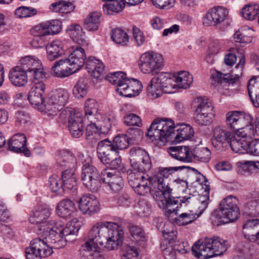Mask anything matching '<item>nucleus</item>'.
Masks as SVG:
<instances>
[{
	"label": "nucleus",
	"instance_id": "1",
	"mask_svg": "<svg viewBox=\"0 0 259 259\" xmlns=\"http://www.w3.org/2000/svg\"><path fill=\"white\" fill-rule=\"evenodd\" d=\"M118 172H127V179L129 184L134 189L135 192L140 195H145L151 191L150 185L156 186L158 190L154 194V198L157 202L160 208L165 209V213L169 217L171 214H177L178 203H190L192 198L190 196L183 197L181 199L178 197H171L172 189L164 183V179L167 178L174 172L178 170H185L191 172L196 175L200 173L195 168L190 166H181L169 167H160L158 171L152 179L146 178L143 174L146 168L142 166L140 163H127V165L121 164L122 168L118 163H116Z\"/></svg>",
	"mask_w": 259,
	"mask_h": 259
},
{
	"label": "nucleus",
	"instance_id": "2",
	"mask_svg": "<svg viewBox=\"0 0 259 259\" xmlns=\"http://www.w3.org/2000/svg\"><path fill=\"white\" fill-rule=\"evenodd\" d=\"M227 248V241L218 237L198 240L193 246V255L199 259H208L215 255H220Z\"/></svg>",
	"mask_w": 259,
	"mask_h": 259
},
{
	"label": "nucleus",
	"instance_id": "3",
	"mask_svg": "<svg viewBox=\"0 0 259 259\" xmlns=\"http://www.w3.org/2000/svg\"><path fill=\"white\" fill-rule=\"evenodd\" d=\"M107 80L116 85L117 93L126 97L135 96L139 94L142 88L141 82L137 79H130L123 72H116L108 74Z\"/></svg>",
	"mask_w": 259,
	"mask_h": 259
},
{
	"label": "nucleus",
	"instance_id": "4",
	"mask_svg": "<svg viewBox=\"0 0 259 259\" xmlns=\"http://www.w3.org/2000/svg\"><path fill=\"white\" fill-rule=\"evenodd\" d=\"M51 214V210L48 206L45 204L39 205L35 206L30 212L28 219L30 223L39 225L38 235L48 240L49 233L54 228L56 222L54 220L47 221Z\"/></svg>",
	"mask_w": 259,
	"mask_h": 259
},
{
	"label": "nucleus",
	"instance_id": "5",
	"mask_svg": "<svg viewBox=\"0 0 259 259\" xmlns=\"http://www.w3.org/2000/svg\"><path fill=\"white\" fill-rule=\"evenodd\" d=\"M238 202V199L232 196L224 199L220 204L219 210L212 214V222L218 226L236 220L240 214Z\"/></svg>",
	"mask_w": 259,
	"mask_h": 259
},
{
	"label": "nucleus",
	"instance_id": "6",
	"mask_svg": "<svg viewBox=\"0 0 259 259\" xmlns=\"http://www.w3.org/2000/svg\"><path fill=\"white\" fill-rule=\"evenodd\" d=\"M175 134L171 119L156 118L148 129L147 137L152 141H160L166 143L172 142Z\"/></svg>",
	"mask_w": 259,
	"mask_h": 259
},
{
	"label": "nucleus",
	"instance_id": "7",
	"mask_svg": "<svg viewBox=\"0 0 259 259\" xmlns=\"http://www.w3.org/2000/svg\"><path fill=\"white\" fill-rule=\"evenodd\" d=\"M176 80V75L161 72L157 76L152 78L147 87V91L154 98L160 97L163 93H174L177 90Z\"/></svg>",
	"mask_w": 259,
	"mask_h": 259
},
{
	"label": "nucleus",
	"instance_id": "8",
	"mask_svg": "<svg viewBox=\"0 0 259 259\" xmlns=\"http://www.w3.org/2000/svg\"><path fill=\"white\" fill-rule=\"evenodd\" d=\"M81 226V222L74 218L64 227L61 222H56L54 228L49 233V240L54 244L55 248H60L66 245L64 237L68 235L76 234Z\"/></svg>",
	"mask_w": 259,
	"mask_h": 259
},
{
	"label": "nucleus",
	"instance_id": "9",
	"mask_svg": "<svg viewBox=\"0 0 259 259\" xmlns=\"http://www.w3.org/2000/svg\"><path fill=\"white\" fill-rule=\"evenodd\" d=\"M202 190L203 191L199 197L200 205L198 207V214L191 212L182 213L179 217L174 219L175 222L177 225L184 226L192 223L206 209L209 201L210 186L208 181L205 179L204 184H202Z\"/></svg>",
	"mask_w": 259,
	"mask_h": 259
},
{
	"label": "nucleus",
	"instance_id": "10",
	"mask_svg": "<svg viewBox=\"0 0 259 259\" xmlns=\"http://www.w3.org/2000/svg\"><path fill=\"white\" fill-rule=\"evenodd\" d=\"M164 65L162 55L154 52H147L143 54L139 63L142 72L152 75L158 74Z\"/></svg>",
	"mask_w": 259,
	"mask_h": 259
},
{
	"label": "nucleus",
	"instance_id": "11",
	"mask_svg": "<svg viewBox=\"0 0 259 259\" xmlns=\"http://www.w3.org/2000/svg\"><path fill=\"white\" fill-rule=\"evenodd\" d=\"M226 123L231 129L236 131V135H243L248 124L253 123L254 118L249 114L239 111H230L226 115Z\"/></svg>",
	"mask_w": 259,
	"mask_h": 259
},
{
	"label": "nucleus",
	"instance_id": "12",
	"mask_svg": "<svg viewBox=\"0 0 259 259\" xmlns=\"http://www.w3.org/2000/svg\"><path fill=\"white\" fill-rule=\"evenodd\" d=\"M47 240L35 238L30 243L29 246L25 249L26 259H41L50 256L53 252L52 249L47 242Z\"/></svg>",
	"mask_w": 259,
	"mask_h": 259
},
{
	"label": "nucleus",
	"instance_id": "13",
	"mask_svg": "<svg viewBox=\"0 0 259 259\" xmlns=\"http://www.w3.org/2000/svg\"><path fill=\"white\" fill-rule=\"evenodd\" d=\"M81 180L84 185L92 191H97L100 187L101 178L97 168L91 163L82 166Z\"/></svg>",
	"mask_w": 259,
	"mask_h": 259
},
{
	"label": "nucleus",
	"instance_id": "14",
	"mask_svg": "<svg viewBox=\"0 0 259 259\" xmlns=\"http://www.w3.org/2000/svg\"><path fill=\"white\" fill-rule=\"evenodd\" d=\"M106 229L105 237L107 240L106 246L110 250L117 249L121 245L124 237L122 228L116 223L106 222Z\"/></svg>",
	"mask_w": 259,
	"mask_h": 259
},
{
	"label": "nucleus",
	"instance_id": "15",
	"mask_svg": "<svg viewBox=\"0 0 259 259\" xmlns=\"http://www.w3.org/2000/svg\"><path fill=\"white\" fill-rule=\"evenodd\" d=\"M162 233L164 239L161 242L160 248L165 253H175L178 252L184 254L187 252L188 248L186 247L184 242L175 243L176 232L174 231L173 228L170 231L164 229Z\"/></svg>",
	"mask_w": 259,
	"mask_h": 259
},
{
	"label": "nucleus",
	"instance_id": "16",
	"mask_svg": "<svg viewBox=\"0 0 259 259\" xmlns=\"http://www.w3.org/2000/svg\"><path fill=\"white\" fill-rule=\"evenodd\" d=\"M97 152L101 162L109 160L111 162L121 161V157L116 151L113 142L108 139L100 141L98 144Z\"/></svg>",
	"mask_w": 259,
	"mask_h": 259
},
{
	"label": "nucleus",
	"instance_id": "17",
	"mask_svg": "<svg viewBox=\"0 0 259 259\" xmlns=\"http://www.w3.org/2000/svg\"><path fill=\"white\" fill-rule=\"evenodd\" d=\"M234 137V134L225 126L218 125L213 130L211 138L213 147L218 150L229 146V141Z\"/></svg>",
	"mask_w": 259,
	"mask_h": 259
},
{
	"label": "nucleus",
	"instance_id": "18",
	"mask_svg": "<svg viewBox=\"0 0 259 259\" xmlns=\"http://www.w3.org/2000/svg\"><path fill=\"white\" fill-rule=\"evenodd\" d=\"M78 207L83 214L91 215L99 211L100 204L95 196L88 194L82 196L79 199Z\"/></svg>",
	"mask_w": 259,
	"mask_h": 259
},
{
	"label": "nucleus",
	"instance_id": "19",
	"mask_svg": "<svg viewBox=\"0 0 259 259\" xmlns=\"http://www.w3.org/2000/svg\"><path fill=\"white\" fill-rule=\"evenodd\" d=\"M228 11L225 7L218 6L208 11L203 19V24L206 26H216L227 18Z\"/></svg>",
	"mask_w": 259,
	"mask_h": 259
},
{
	"label": "nucleus",
	"instance_id": "20",
	"mask_svg": "<svg viewBox=\"0 0 259 259\" xmlns=\"http://www.w3.org/2000/svg\"><path fill=\"white\" fill-rule=\"evenodd\" d=\"M101 180L115 192L120 191L123 187L122 178L116 174V171H114L112 168H107L102 171Z\"/></svg>",
	"mask_w": 259,
	"mask_h": 259
},
{
	"label": "nucleus",
	"instance_id": "21",
	"mask_svg": "<svg viewBox=\"0 0 259 259\" xmlns=\"http://www.w3.org/2000/svg\"><path fill=\"white\" fill-rule=\"evenodd\" d=\"M45 85L42 81L35 82L31 87L28 95V100L34 108L38 110V107L44 101L43 94L45 92Z\"/></svg>",
	"mask_w": 259,
	"mask_h": 259
},
{
	"label": "nucleus",
	"instance_id": "22",
	"mask_svg": "<svg viewBox=\"0 0 259 259\" xmlns=\"http://www.w3.org/2000/svg\"><path fill=\"white\" fill-rule=\"evenodd\" d=\"M84 123L81 114L79 112L71 113L68 119V128L72 137L79 138L84 132Z\"/></svg>",
	"mask_w": 259,
	"mask_h": 259
},
{
	"label": "nucleus",
	"instance_id": "23",
	"mask_svg": "<svg viewBox=\"0 0 259 259\" xmlns=\"http://www.w3.org/2000/svg\"><path fill=\"white\" fill-rule=\"evenodd\" d=\"M26 141L24 134H16L9 141V148L14 152H23L26 157H29L30 155V151L26 147Z\"/></svg>",
	"mask_w": 259,
	"mask_h": 259
},
{
	"label": "nucleus",
	"instance_id": "24",
	"mask_svg": "<svg viewBox=\"0 0 259 259\" xmlns=\"http://www.w3.org/2000/svg\"><path fill=\"white\" fill-rule=\"evenodd\" d=\"M140 134L139 128H130L127 131V134L116 136L113 140L116 151L127 148L129 145V140L136 138L137 136H140Z\"/></svg>",
	"mask_w": 259,
	"mask_h": 259
},
{
	"label": "nucleus",
	"instance_id": "25",
	"mask_svg": "<svg viewBox=\"0 0 259 259\" xmlns=\"http://www.w3.org/2000/svg\"><path fill=\"white\" fill-rule=\"evenodd\" d=\"M85 58L84 50L81 47H76L65 60L76 72L84 65Z\"/></svg>",
	"mask_w": 259,
	"mask_h": 259
},
{
	"label": "nucleus",
	"instance_id": "26",
	"mask_svg": "<svg viewBox=\"0 0 259 259\" xmlns=\"http://www.w3.org/2000/svg\"><path fill=\"white\" fill-rule=\"evenodd\" d=\"M167 151L170 156L176 160L185 161L186 162L193 161V154L190 148L188 146H172L168 148Z\"/></svg>",
	"mask_w": 259,
	"mask_h": 259
},
{
	"label": "nucleus",
	"instance_id": "27",
	"mask_svg": "<svg viewBox=\"0 0 259 259\" xmlns=\"http://www.w3.org/2000/svg\"><path fill=\"white\" fill-rule=\"evenodd\" d=\"M174 130L176 134L173 137L172 142H182L190 139L194 135L193 128L189 124L182 123L175 125L174 124Z\"/></svg>",
	"mask_w": 259,
	"mask_h": 259
},
{
	"label": "nucleus",
	"instance_id": "28",
	"mask_svg": "<svg viewBox=\"0 0 259 259\" xmlns=\"http://www.w3.org/2000/svg\"><path fill=\"white\" fill-rule=\"evenodd\" d=\"M9 77L12 84L16 87H23L28 81L27 72L20 66H16L11 69Z\"/></svg>",
	"mask_w": 259,
	"mask_h": 259
},
{
	"label": "nucleus",
	"instance_id": "29",
	"mask_svg": "<svg viewBox=\"0 0 259 259\" xmlns=\"http://www.w3.org/2000/svg\"><path fill=\"white\" fill-rule=\"evenodd\" d=\"M73 73H75V71L69 66L65 59L56 62L51 69L52 75L59 78L68 77Z\"/></svg>",
	"mask_w": 259,
	"mask_h": 259
},
{
	"label": "nucleus",
	"instance_id": "30",
	"mask_svg": "<svg viewBox=\"0 0 259 259\" xmlns=\"http://www.w3.org/2000/svg\"><path fill=\"white\" fill-rule=\"evenodd\" d=\"M192 107L195 113L214 114L212 104L205 97H199L194 99Z\"/></svg>",
	"mask_w": 259,
	"mask_h": 259
},
{
	"label": "nucleus",
	"instance_id": "31",
	"mask_svg": "<svg viewBox=\"0 0 259 259\" xmlns=\"http://www.w3.org/2000/svg\"><path fill=\"white\" fill-rule=\"evenodd\" d=\"M243 135L238 136L236 134L234 137L229 141L230 146L234 152L243 153L245 152H248L250 140L247 139Z\"/></svg>",
	"mask_w": 259,
	"mask_h": 259
},
{
	"label": "nucleus",
	"instance_id": "32",
	"mask_svg": "<svg viewBox=\"0 0 259 259\" xmlns=\"http://www.w3.org/2000/svg\"><path fill=\"white\" fill-rule=\"evenodd\" d=\"M259 225V219H253L246 221L242 229V233L244 238L248 241L254 242L259 239V231L255 234L251 233L254 228Z\"/></svg>",
	"mask_w": 259,
	"mask_h": 259
},
{
	"label": "nucleus",
	"instance_id": "33",
	"mask_svg": "<svg viewBox=\"0 0 259 259\" xmlns=\"http://www.w3.org/2000/svg\"><path fill=\"white\" fill-rule=\"evenodd\" d=\"M86 69L92 76L98 78L103 74L104 65L100 60L89 57L86 61Z\"/></svg>",
	"mask_w": 259,
	"mask_h": 259
},
{
	"label": "nucleus",
	"instance_id": "34",
	"mask_svg": "<svg viewBox=\"0 0 259 259\" xmlns=\"http://www.w3.org/2000/svg\"><path fill=\"white\" fill-rule=\"evenodd\" d=\"M47 58L53 61L59 58L64 52V43L60 40H55L46 46Z\"/></svg>",
	"mask_w": 259,
	"mask_h": 259
},
{
	"label": "nucleus",
	"instance_id": "35",
	"mask_svg": "<svg viewBox=\"0 0 259 259\" xmlns=\"http://www.w3.org/2000/svg\"><path fill=\"white\" fill-rule=\"evenodd\" d=\"M64 187L69 190H76L77 187V174L76 169L72 168L65 170L62 175Z\"/></svg>",
	"mask_w": 259,
	"mask_h": 259
},
{
	"label": "nucleus",
	"instance_id": "36",
	"mask_svg": "<svg viewBox=\"0 0 259 259\" xmlns=\"http://www.w3.org/2000/svg\"><path fill=\"white\" fill-rule=\"evenodd\" d=\"M75 209V204L70 199H64L57 205L56 212L62 218H68L71 215Z\"/></svg>",
	"mask_w": 259,
	"mask_h": 259
},
{
	"label": "nucleus",
	"instance_id": "37",
	"mask_svg": "<svg viewBox=\"0 0 259 259\" xmlns=\"http://www.w3.org/2000/svg\"><path fill=\"white\" fill-rule=\"evenodd\" d=\"M106 222L96 223L88 233V240L86 242H96L95 240L105 236Z\"/></svg>",
	"mask_w": 259,
	"mask_h": 259
},
{
	"label": "nucleus",
	"instance_id": "38",
	"mask_svg": "<svg viewBox=\"0 0 259 259\" xmlns=\"http://www.w3.org/2000/svg\"><path fill=\"white\" fill-rule=\"evenodd\" d=\"M82 247L85 251V255L89 259H104L103 254L100 252L97 243L93 242H85Z\"/></svg>",
	"mask_w": 259,
	"mask_h": 259
},
{
	"label": "nucleus",
	"instance_id": "39",
	"mask_svg": "<svg viewBox=\"0 0 259 259\" xmlns=\"http://www.w3.org/2000/svg\"><path fill=\"white\" fill-rule=\"evenodd\" d=\"M108 2L103 5L104 13L111 15L121 11L124 8V3L122 0H108Z\"/></svg>",
	"mask_w": 259,
	"mask_h": 259
},
{
	"label": "nucleus",
	"instance_id": "40",
	"mask_svg": "<svg viewBox=\"0 0 259 259\" xmlns=\"http://www.w3.org/2000/svg\"><path fill=\"white\" fill-rule=\"evenodd\" d=\"M20 62L22 69L26 72H31L32 70L40 67L41 63L39 60L34 56H26L22 58Z\"/></svg>",
	"mask_w": 259,
	"mask_h": 259
},
{
	"label": "nucleus",
	"instance_id": "41",
	"mask_svg": "<svg viewBox=\"0 0 259 259\" xmlns=\"http://www.w3.org/2000/svg\"><path fill=\"white\" fill-rule=\"evenodd\" d=\"M177 89H186L190 87L193 82L192 75L187 71H181L176 75Z\"/></svg>",
	"mask_w": 259,
	"mask_h": 259
},
{
	"label": "nucleus",
	"instance_id": "42",
	"mask_svg": "<svg viewBox=\"0 0 259 259\" xmlns=\"http://www.w3.org/2000/svg\"><path fill=\"white\" fill-rule=\"evenodd\" d=\"M101 16V14L98 12L90 13L84 20V28L89 31L97 30Z\"/></svg>",
	"mask_w": 259,
	"mask_h": 259
},
{
	"label": "nucleus",
	"instance_id": "43",
	"mask_svg": "<svg viewBox=\"0 0 259 259\" xmlns=\"http://www.w3.org/2000/svg\"><path fill=\"white\" fill-rule=\"evenodd\" d=\"M93 120L103 135L108 133L111 127L110 119L108 117L100 113L96 114Z\"/></svg>",
	"mask_w": 259,
	"mask_h": 259
},
{
	"label": "nucleus",
	"instance_id": "44",
	"mask_svg": "<svg viewBox=\"0 0 259 259\" xmlns=\"http://www.w3.org/2000/svg\"><path fill=\"white\" fill-rule=\"evenodd\" d=\"M61 109L57 106L56 102L53 100L51 96L46 101H44L40 106L38 107L39 111L47 113L49 115H55Z\"/></svg>",
	"mask_w": 259,
	"mask_h": 259
},
{
	"label": "nucleus",
	"instance_id": "45",
	"mask_svg": "<svg viewBox=\"0 0 259 259\" xmlns=\"http://www.w3.org/2000/svg\"><path fill=\"white\" fill-rule=\"evenodd\" d=\"M61 109L67 103L69 95L68 91L64 89H59L53 92L51 95Z\"/></svg>",
	"mask_w": 259,
	"mask_h": 259
},
{
	"label": "nucleus",
	"instance_id": "46",
	"mask_svg": "<svg viewBox=\"0 0 259 259\" xmlns=\"http://www.w3.org/2000/svg\"><path fill=\"white\" fill-rule=\"evenodd\" d=\"M50 9L61 14H68L74 10V6L70 2L61 1L52 4Z\"/></svg>",
	"mask_w": 259,
	"mask_h": 259
},
{
	"label": "nucleus",
	"instance_id": "47",
	"mask_svg": "<svg viewBox=\"0 0 259 259\" xmlns=\"http://www.w3.org/2000/svg\"><path fill=\"white\" fill-rule=\"evenodd\" d=\"M89 121L91 123L87 126L85 137L87 140H91L92 143L96 142L100 139L102 134L94 122V120Z\"/></svg>",
	"mask_w": 259,
	"mask_h": 259
},
{
	"label": "nucleus",
	"instance_id": "48",
	"mask_svg": "<svg viewBox=\"0 0 259 259\" xmlns=\"http://www.w3.org/2000/svg\"><path fill=\"white\" fill-rule=\"evenodd\" d=\"M69 34L73 39L78 44H83L85 40V34L82 31L81 26L78 24H73L68 27Z\"/></svg>",
	"mask_w": 259,
	"mask_h": 259
},
{
	"label": "nucleus",
	"instance_id": "49",
	"mask_svg": "<svg viewBox=\"0 0 259 259\" xmlns=\"http://www.w3.org/2000/svg\"><path fill=\"white\" fill-rule=\"evenodd\" d=\"M98 104L95 100L93 99H88L84 104L85 117L89 120H92L97 113Z\"/></svg>",
	"mask_w": 259,
	"mask_h": 259
},
{
	"label": "nucleus",
	"instance_id": "50",
	"mask_svg": "<svg viewBox=\"0 0 259 259\" xmlns=\"http://www.w3.org/2000/svg\"><path fill=\"white\" fill-rule=\"evenodd\" d=\"M251 29L246 27H242L234 34V39L236 42L247 44L251 42L252 38L250 35Z\"/></svg>",
	"mask_w": 259,
	"mask_h": 259
},
{
	"label": "nucleus",
	"instance_id": "51",
	"mask_svg": "<svg viewBox=\"0 0 259 259\" xmlns=\"http://www.w3.org/2000/svg\"><path fill=\"white\" fill-rule=\"evenodd\" d=\"M88 80L85 78H80L73 89V94L78 98L84 97L88 92Z\"/></svg>",
	"mask_w": 259,
	"mask_h": 259
},
{
	"label": "nucleus",
	"instance_id": "52",
	"mask_svg": "<svg viewBox=\"0 0 259 259\" xmlns=\"http://www.w3.org/2000/svg\"><path fill=\"white\" fill-rule=\"evenodd\" d=\"M111 38L115 43L122 46L126 45L128 42V37L127 33L119 28H116L112 30Z\"/></svg>",
	"mask_w": 259,
	"mask_h": 259
},
{
	"label": "nucleus",
	"instance_id": "53",
	"mask_svg": "<svg viewBox=\"0 0 259 259\" xmlns=\"http://www.w3.org/2000/svg\"><path fill=\"white\" fill-rule=\"evenodd\" d=\"M210 150L206 147L197 149L193 152V154H192L193 161L209 162L210 159Z\"/></svg>",
	"mask_w": 259,
	"mask_h": 259
},
{
	"label": "nucleus",
	"instance_id": "54",
	"mask_svg": "<svg viewBox=\"0 0 259 259\" xmlns=\"http://www.w3.org/2000/svg\"><path fill=\"white\" fill-rule=\"evenodd\" d=\"M245 136L247 139L252 140L259 137V121L254 119L253 123L248 124L246 127L243 136Z\"/></svg>",
	"mask_w": 259,
	"mask_h": 259
},
{
	"label": "nucleus",
	"instance_id": "55",
	"mask_svg": "<svg viewBox=\"0 0 259 259\" xmlns=\"http://www.w3.org/2000/svg\"><path fill=\"white\" fill-rule=\"evenodd\" d=\"M259 12V6L257 5H246L241 10L242 16L248 20H253Z\"/></svg>",
	"mask_w": 259,
	"mask_h": 259
},
{
	"label": "nucleus",
	"instance_id": "56",
	"mask_svg": "<svg viewBox=\"0 0 259 259\" xmlns=\"http://www.w3.org/2000/svg\"><path fill=\"white\" fill-rule=\"evenodd\" d=\"M50 187L54 192L61 194L64 192L63 183L61 178L56 175L52 176L49 179Z\"/></svg>",
	"mask_w": 259,
	"mask_h": 259
},
{
	"label": "nucleus",
	"instance_id": "57",
	"mask_svg": "<svg viewBox=\"0 0 259 259\" xmlns=\"http://www.w3.org/2000/svg\"><path fill=\"white\" fill-rule=\"evenodd\" d=\"M131 235L138 242H145L146 240L145 234L143 230L137 225H132L129 226Z\"/></svg>",
	"mask_w": 259,
	"mask_h": 259
},
{
	"label": "nucleus",
	"instance_id": "58",
	"mask_svg": "<svg viewBox=\"0 0 259 259\" xmlns=\"http://www.w3.org/2000/svg\"><path fill=\"white\" fill-rule=\"evenodd\" d=\"M228 75V74H222L220 72L215 70L211 74V83L214 86H217L219 84H221L223 83H233L232 80L228 79L230 76Z\"/></svg>",
	"mask_w": 259,
	"mask_h": 259
},
{
	"label": "nucleus",
	"instance_id": "59",
	"mask_svg": "<svg viewBox=\"0 0 259 259\" xmlns=\"http://www.w3.org/2000/svg\"><path fill=\"white\" fill-rule=\"evenodd\" d=\"M57 160L62 162L73 161L75 159V155L67 149L57 150L55 153Z\"/></svg>",
	"mask_w": 259,
	"mask_h": 259
},
{
	"label": "nucleus",
	"instance_id": "60",
	"mask_svg": "<svg viewBox=\"0 0 259 259\" xmlns=\"http://www.w3.org/2000/svg\"><path fill=\"white\" fill-rule=\"evenodd\" d=\"M239 172L256 173L259 171V163H238Z\"/></svg>",
	"mask_w": 259,
	"mask_h": 259
},
{
	"label": "nucleus",
	"instance_id": "61",
	"mask_svg": "<svg viewBox=\"0 0 259 259\" xmlns=\"http://www.w3.org/2000/svg\"><path fill=\"white\" fill-rule=\"evenodd\" d=\"M46 22L40 23L33 27L31 33L33 35H36L47 38L50 35Z\"/></svg>",
	"mask_w": 259,
	"mask_h": 259
},
{
	"label": "nucleus",
	"instance_id": "62",
	"mask_svg": "<svg viewBox=\"0 0 259 259\" xmlns=\"http://www.w3.org/2000/svg\"><path fill=\"white\" fill-rule=\"evenodd\" d=\"M195 121L199 124L202 125H209L213 121L214 114H207L204 113H195Z\"/></svg>",
	"mask_w": 259,
	"mask_h": 259
},
{
	"label": "nucleus",
	"instance_id": "63",
	"mask_svg": "<svg viewBox=\"0 0 259 259\" xmlns=\"http://www.w3.org/2000/svg\"><path fill=\"white\" fill-rule=\"evenodd\" d=\"M131 156L137 157V160L141 162H149L151 161L148 153L140 148H132L130 151Z\"/></svg>",
	"mask_w": 259,
	"mask_h": 259
},
{
	"label": "nucleus",
	"instance_id": "64",
	"mask_svg": "<svg viewBox=\"0 0 259 259\" xmlns=\"http://www.w3.org/2000/svg\"><path fill=\"white\" fill-rule=\"evenodd\" d=\"M35 14V9L26 7H20L17 8L15 12V14L19 18L31 17Z\"/></svg>",
	"mask_w": 259,
	"mask_h": 259
}]
</instances>
